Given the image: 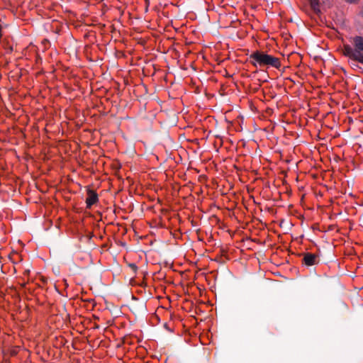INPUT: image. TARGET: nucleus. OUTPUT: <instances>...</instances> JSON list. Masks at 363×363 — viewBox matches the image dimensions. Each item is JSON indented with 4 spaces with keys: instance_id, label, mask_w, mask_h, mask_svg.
I'll return each instance as SVG.
<instances>
[{
    "instance_id": "obj_5",
    "label": "nucleus",
    "mask_w": 363,
    "mask_h": 363,
    "mask_svg": "<svg viewBox=\"0 0 363 363\" xmlns=\"http://www.w3.org/2000/svg\"><path fill=\"white\" fill-rule=\"evenodd\" d=\"M311 7L314 11H319V1L318 0H310Z\"/></svg>"
},
{
    "instance_id": "obj_1",
    "label": "nucleus",
    "mask_w": 363,
    "mask_h": 363,
    "mask_svg": "<svg viewBox=\"0 0 363 363\" xmlns=\"http://www.w3.org/2000/svg\"><path fill=\"white\" fill-rule=\"evenodd\" d=\"M250 62L255 67H272L279 69L281 67V60L279 57H274L267 53L256 50L250 55Z\"/></svg>"
},
{
    "instance_id": "obj_3",
    "label": "nucleus",
    "mask_w": 363,
    "mask_h": 363,
    "mask_svg": "<svg viewBox=\"0 0 363 363\" xmlns=\"http://www.w3.org/2000/svg\"><path fill=\"white\" fill-rule=\"evenodd\" d=\"M99 201V196L97 193L92 190V189H88L87 190V196L86 199V208H91V206L94 204H96Z\"/></svg>"
},
{
    "instance_id": "obj_7",
    "label": "nucleus",
    "mask_w": 363,
    "mask_h": 363,
    "mask_svg": "<svg viewBox=\"0 0 363 363\" xmlns=\"http://www.w3.org/2000/svg\"><path fill=\"white\" fill-rule=\"evenodd\" d=\"M348 3H350V4H352V3H356L359 0H345Z\"/></svg>"
},
{
    "instance_id": "obj_4",
    "label": "nucleus",
    "mask_w": 363,
    "mask_h": 363,
    "mask_svg": "<svg viewBox=\"0 0 363 363\" xmlns=\"http://www.w3.org/2000/svg\"><path fill=\"white\" fill-rule=\"evenodd\" d=\"M302 262L306 266L315 265L318 262V256L315 254L307 252L304 254Z\"/></svg>"
},
{
    "instance_id": "obj_6",
    "label": "nucleus",
    "mask_w": 363,
    "mask_h": 363,
    "mask_svg": "<svg viewBox=\"0 0 363 363\" xmlns=\"http://www.w3.org/2000/svg\"><path fill=\"white\" fill-rule=\"evenodd\" d=\"M129 267L131 268V269H132L134 272H137L138 267L136 266V264H134V263L130 264H129Z\"/></svg>"
},
{
    "instance_id": "obj_2",
    "label": "nucleus",
    "mask_w": 363,
    "mask_h": 363,
    "mask_svg": "<svg viewBox=\"0 0 363 363\" xmlns=\"http://www.w3.org/2000/svg\"><path fill=\"white\" fill-rule=\"evenodd\" d=\"M352 46L345 45L343 52L353 61L358 62L363 65V37L357 35L352 38Z\"/></svg>"
}]
</instances>
